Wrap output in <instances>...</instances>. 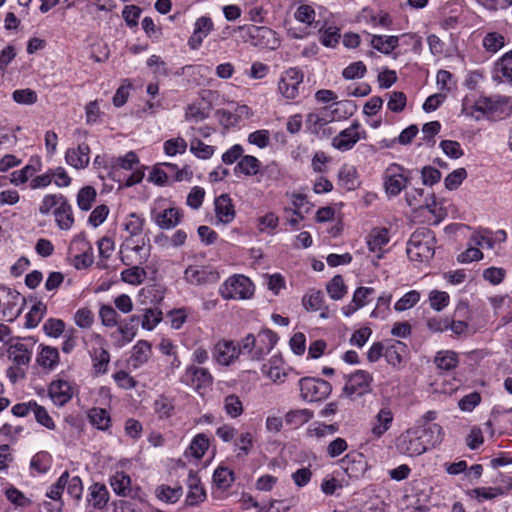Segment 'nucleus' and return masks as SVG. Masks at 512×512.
I'll return each instance as SVG.
<instances>
[{
	"label": "nucleus",
	"instance_id": "19",
	"mask_svg": "<svg viewBox=\"0 0 512 512\" xmlns=\"http://www.w3.org/2000/svg\"><path fill=\"white\" fill-rule=\"evenodd\" d=\"M54 216L56 224L61 230H69L74 224L72 206L65 196L54 209Z\"/></svg>",
	"mask_w": 512,
	"mask_h": 512
},
{
	"label": "nucleus",
	"instance_id": "41",
	"mask_svg": "<svg viewBox=\"0 0 512 512\" xmlns=\"http://www.w3.org/2000/svg\"><path fill=\"white\" fill-rule=\"evenodd\" d=\"M340 184L347 190L356 186V169L353 166L343 165L338 173Z\"/></svg>",
	"mask_w": 512,
	"mask_h": 512
},
{
	"label": "nucleus",
	"instance_id": "64",
	"mask_svg": "<svg viewBox=\"0 0 512 512\" xmlns=\"http://www.w3.org/2000/svg\"><path fill=\"white\" fill-rule=\"evenodd\" d=\"M366 71L367 70L364 63L361 61H357L347 66L343 70L342 76L347 80L362 78L365 75Z\"/></svg>",
	"mask_w": 512,
	"mask_h": 512
},
{
	"label": "nucleus",
	"instance_id": "8",
	"mask_svg": "<svg viewBox=\"0 0 512 512\" xmlns=\"http://www.w3.org/2000/svg\"><path fill=\"white\" fill-rule=\"evenodd\" d=\"M361 125L358 121H354L351 126L342 130L334 139L333 146L340 151H347L360 140L366 139L365 130H360Z\"/></svg>",
	"mask_w": 512,
	"mask_h": 512
},
{
	"label": "nucleus",
	"instance_id": "57",
	"mask_svg": "<svg viewBox=\"0 0 512 512\" xmlns=\"http://www.w3.org/2000/svg\"><path fill=\"white\" fill-rule=\"evenodd\" d=\"M187 149V142L182 137L166 140L164 142V151L168 156H174L177 153L182 154Z\"/></svg>",
	"mask_w": 512,
	"mask_h": 512
},
{
	"label": "nucleus",
	"instance_id": "28",
	"mask_svg": "<svg viewBox=\"0 0 512 512\" xmlns=\"http://www.w3.org/2000/svg\"><path fill=\"white\" fill-rule=\"evenodd\" d=\"M261 168V162L254 156L245 155L238 161L234 168L235 174L241 173L245 176L257 175Z\"/></svg>",
	"mask_w": 512,
	"mask_h": 512
},
{
	"label": "nucleus",
	"instance_id": "21",
	"mask_svg": "<svg viewBox=\"0 0 512 512\" xmlns=\"http://www.w3.org/2000/svg\"><path fill=\"white\" fill-rule=\"evenodd\" d=\"M407 353V346L402 341L392 340L391 344L385 348L384 357L387 363L393 367H399Z\"/></svg>",
	"mask_w": 512,
	"mask_h": 512
},
{
	"label": "nucleus",
	"instance_id": "31",
	"mask_svg": "<svg viewBox=\"0 0 512 512\" xmlns=\"http://www.w3.org/2000/svg\"><path fill=\"white\" fill-rule=\"evenodd\" d=\"M313 418V412L309 409H295L288 411L284 416L286 425L297 428Z\"/></svg>",
	"mask_w": 512,
	"mask_h": 512
},
{
	"label": "nucleus",
	"instance_id": "1",
	"mask_svg": "<svg viewBox=\"0 0 512 512\" xmlns=\"http://www.w3.org/2000/svg\"><path fill=\"white\" fill-rule=\"evenodd\" d=\"M435 237L426 227L415 230L407 243V255L411 261L425 262L434 255Z\"/></svg>",
	"mask_w": 512,
	"mask_h": 512
},
{
	"label": "nucleus",
	"instance_id": "26",
	"mask_svg": "<svg viewBox=\"0 0 512 512\" xmlns=\"http://www.w3.org/2000/svg\"><path fill=\"white\" fill-rule=\"evenodd\" d=\"M69 473L68 471H65L62 473V475L58 478V480L52 484L49 488V490L46 492V496L55 502H57V511L61 512L62 508L64 506V503L62 501V493L68 483Z\"/></svg>",
	"mask_w": 512,
	"mask_h": 512
},
{
	"label": "nucleus",
	"instance_id": "11",
	"mask_svg": "<svg viewBox=\"0 0 512 512\" xmlns=\"http://www.w3.org/2000/svg\"><path fill=\"white\" fill-rule=\"evenodd\" d=\"M398 447L402 453L409 456H418L427 451V447L415 427L408 429L402 435Z\"/></svg>",
	"mask_w": 512,
	"mask_h": 512
},
{
	"label": "nucleus",
	"instance_id": "51",
	"mask_svg": "<svg viewBox=\"0 0 512 512\" xmlns=\"http://www.w3.org/2000/svg\"><path fill=\"white\" fill-rule=\"evenodd\" d=\"M215 484L220 488H228L234 481V473L226 467H218L213 474Z\"/></svg>",
	"mask_w": 512,
	"mask_h": 512
},
{
	"label": "nucleus",
	"instance_id": "48",
	"mask_svg": "<svg viewBox=\"0 0 512 512\" xmlns=\"http://www.w3.org/2000/svg\"><path fill=\"white\" fill-rule=\"evenodd\" d=\"M303 305L307 310H320L324 303V294L320 290H312L303 297Z\"/></svg>",
	"mask_w": 512,
	"mask_h": 512
},
{
	"label": "nucleus",
	"instance_id": "16",
	"mask_svg": "<svg viewBox=\"0 0 512 512\" xmlns=\"http://www.w3.org/2000/svg\"><path fill=\"white\" fill-rule=\"evenodd\" d=\"M214 25L210 17L202 16L198 18L194 25V31L188 40V45L192 50H197L202 45L203 40L213 30Z\"/></svg>",
	"mask_w": 512,
	"mask_h": 512
},
{
	"label": "nucleus",
	"instance_id": "32",
	"mask_svg": "<svg viewBox=\"0 0 512 512\" xmlns=\"http://www.w3.org/2000/svg\"><path fill=\"white\" fill-rule=\"evenodd\" d=\"M9 358L17 366H27L31 360V351L22 343L11 345L8 349Z\"/></svg>",
	"mask_w": 512,
	"mask_h": 512
},
{
	"label": "nucleus",
	"instance_id": "10",
	"mask_svg": "<svg viewBox=\"0 0 512 512\" xmlns=\"http://www.w3.org/2000/svg\"><path fill=\"white\" fill-rule=\"evenodd\" d=\"M302 81V72L296 68H290L281 77L278 83V90L287 99H294L299 93V86Z\"/></svg>",
	"mask_w": 512,
	"mask_h": 512
},
{
	"label": "nucleus",
	"instance_id": "18",
	"mask_svg": "<svg viewBox=\"0 0 512 512\" xmlns=\"http://www.w3.org/2000/svg\"><path fill=\"white\" fill-rule=\"evenodd\" d=\"M49 396L57 406H63L72 398L70 384L65 380L53 381L48 389Z\"/></svg>",
	"mask_w": 512,
	"mask_h": 512
},
{
	"label": "nucleus",
	"instance_id": "58",
	"mask_svg": "<svg viewBox=\"0 0 512 512\" xmlns=\"http://www.w3.org/2000/svg\"><path fill=\"white\" fill-rule=\"evenodd\" d=\"M466 177L467 172L465 168H458L447 175V177L444 180L445 187L448 190H455L461 185V183Z\"/></svg>",
	"mask_w": 512,
	"mask_h": 512
},
{
	"label": "nucleus",
	"instance_id": "4",
	"mask_svg": "<svg viewBox=\"0 0 512 512\" xmlns=\"http://www.w3.org/2000/svg\"><path fill=\"white\" fill-rule=\"evenodd\" d=\"M300 396L304 401L317 402L326 399L332 392L331 384L320 378L304 377L299 380Z\"/></svg>",
	"mask_w": 512,
	"mask_h": 512
},
{
	"label": "nucleus",
	"instance_id": "62",
	"mask_svg": "<svg viewBox=\"0 0 512 512\" xmlns=\"http://www.w3.org/2000/svg\"><path fill=\"white\" fill-rule=\"evenodd\" d=\"M31 468L39 473H45L50 468V455L47 452H38L31 459Z\"/></svg>",
	"mask_w": 512,
	"mask_h": 512
},
{
	"label": "nucleus",
	"instance_id": "15",
	"mask_svg": "<svg viewBox=\"0 0 512 512\" xmlns=\"http://www.w3.org/2000/svg\"><path fill=\"white\" fill-rule=\"evenodd\" d=\"M66 163L75 169H84L90 162V147L87 143H80L77 148H69L65 153Z\"/></svg>",
	"mask_w": 512,
	"mask_h": 512
},
{
	"label": "nucleus",
	"instance_id": "39",
	"mask_svg": "<svg viewBox=\"0 0 512 512\" xmlns=\"http://www.w3.org/2000/svg\"><path fill=\"white\" fill-rule=\"evenodd\" d=\"M96 199V190L92 186H85L77 193V205L83 211L91 209Z\"/></svg>",
	"mask_w": 512,
	"mask_h": 512
},
{
	"label": "nucleus",
	"instance_id": "12",
	"mask_svg": "<svg viewBox=\"0 0 512 512\" xmlns=\"http://www.w3.org/2000/svg\"><path fill=\"white\" fill-rule=\"evenodd\" d=\"M394 415L388 405L383 406L371 422L372 439H380L392 426Z\"/></svg>",
	"mask_w": 512,
	"mask_h": 512
},
{
	"label": "nucleus",
	"instance_id": "23",
	"mask_svg": "<svg viewBox=\"0 0 512 512\" xmlns=\"http://www.w3.org/2000/svg\"><path fill=\"white\" fill-rule=\"evenodd\" d=\"M214 354L217 362L223 365H229L238 357L237 347L232 341L218 342Z\"/></svg>",
	"mask_w": 512,
	"mask_h": 512
},
{
	"label": "nucleus",
	"instance_id": "42",
	"mask_svg": "<svg viewBox=\"0 0 512 512\" xmlns=\"http://www.w3.org/2000/svg\"><path fill=\"white\" fill-rule=\"evenodd\" d=\"M483 47L488 52L495 53L505 45V37L498 32H489L483 38Z\"/></svg>",
	"mask_w": 512,
	"mask_h": 512
},
{
	"label": "nucleus",
	"instance_id": "34",
	"mask_svg": "<svg viewBox=\"0 0 512 512\" xmlns=\"http://www.w3.org/2000/svg\"><path fill=\"white\" fill-rule=\"evenodd\" d=\"M113 491L119 496H127L131 492V479L124 472H117L110 479Z\"/></svg>",
	"mask_w": 512,
	"mask_h": 512
},
{
	"label": "nucleus",
	"instance_id": "37",
	"mask_svg": "<svg viewBox=\"0 0 512 512\" xmlns=\"http://www.w3.org/2000/svg\"><path fill=\"white\" fill-rule=\"evenodd\" d=\"M389 242L387 229L374 230L368 237V248L372 252L381 251Z\"/></svg>",
	"mask_w": 512,
	"mask_h": 512
},
{
	"label": "nucleus",
	"instance_id": "44",
	"mask_svg": "<svg viewBox=\"0 0 512 512\" xmlns=\"http://www.w3.org/2000/svg\"><path fill=\"white\" fill-rule=\"evenodd\" d=\"M146 277V271L143 268L134 266L121 272L122 281L131 285H140Z\"/></svg>",
	"mask_w": 512,
	"mask_h": 512
},
{
	"label": "nucleus",
	"instance_id": "13",
	"mask_svg": "<svg viewBox=\"0 0 512 512\" xmlns=\"http://www.w3.org/2000/svg\"><path fill=\"white\" fill-rule=\"evenodd\" d=\"M341 467L350 479H359L366 471V461L360 453H348L341 459Z\"/></svg>",
	"mask_w": 512,
	"mask_h": 512
},
{
	"label": "nucleus",
	"instance_id": "45",
	"mask_svg": "<svg viewBox=\"0 0 512 512\" xmlns=\"http://www.w3.org/2000/svg\"><path fill=\"white\" fill-rule=\"evenodd\" d=\"M190 151L200 159H209L215 152V147L205 144L198 138H194L190 142Z\"/></svg>",
	"mask_w": 512,
	"mask_h": 512
},
{
	"label": "nucleus",
	"instance_id": "6",
	"mask_svg": "<svg viewBox=\"0 0 512 512\" xmlns=\"http://www.w3.org/2000/svg\"><path fill=\"white\" fill-rule=\"evenodd\" d=\"M346 380L343 393L349 397L362 396L371 391L372 375L365 370H356L350 375H344Z\"/></svg>",
	"mask_w": 512,
	"mask_h": 512
},
{
	"label": "nucleus",
	"instance_id": "24",
	"mask_svg": "<svg viewBox=\"0 0 512 512\" xmlns=\"http://www.w3.org/2000/svg\"><path fill=\"white\" fill-rule=\"evenodd\" d=\"M188 486L189 491L186 496V503L188 505H196L205 499L206 494L203 487L200 485V479L192 471H190L188 476Z\"/></svg>",
	"mask_w": 512,
	"mask_h": 512
},
{
	"label": "nucleus",
	"instance_id": "7",
	"mask_svg": "<svg viewBox=\"0 0 512 512\" xmlns=\"http://www.w3.org/2000/svg\"><path fill=\"white\" fill-rule=\"evenodd\" d=\"M409 178L405 169L397 164L390 165L384 178L386 193L390 196H397L408 185Z\"/></svg>",
	"mask_w": 512,
	"mask_h": 512
},
{
	"label": "nucleus",
	"instance_id": "17",
	"mask_svg": "<svg viewBox=\"0 0 512 512\" xmlns=\"http://www.w3.org/2000/svg\"><path fill=\"white\" fill-rule=\"evenodd\" d=\"M215 214L219 222L223 224L231 223L236 215L232 199L228 194H221L215 201Z\"/></svg>",
	"mask_w": 512,
	"mask_h": 512
},
{
	"label": "nucleus",
	"instance_id": "52",
	"mask_svg": "<svg viewBox=\"0 0 512 512\" xmlns=\"http://www.w3.org/2000/svg\"><path fill=\"white\" fill-rule=\"evenodd\" d=\"M46 313V306L42 302H38L32 306L30 311L26 315V327L34 328L36 327L44 314Z\"/></svg>",
	"mask_w": 512,
	"mask_h": 512
},
{
	"label": "nucleus",
	"instance_id": "59",
	"mask_svg": "<svg viewBox=\"0 0 512 512\" xmlns=\"http://www.w3.org/2000/svg\"><path fill=\"white\" fill-rule=\"evenodd\" d=\"M144 219L135 213H131L124 224L125 230L131 235H139L143 230Z\"/></svg>",
	"mask_w": 512,
	"mask_h": 512
},
{
	"label": "nucleus",
	"instance_id": "56",
	"mask_svg": "<svg viewBox=\"0 0 512 512\" xmlns=\"http://www.w3.org/2000/svg\"><path fill=\"white\" fill-rule=\"evenodd\" d=\"M110 362V355L107 350L100 348L95 350L93 355V366L97 374H104Z\"/></svg>",
	"mask_w": 512,
	"mask_h": 512
},
{
	"label": "nucleus",
	"instance_id": "27",
	"mask_svg": "<svg viewBox=\"0 0 512 512\" xmlns=\"http://www.w3.org/2000/svg\"><path fill=\"white\" fill-rule=\"evenodd\" d=\"M186 375L190 377L197 389L206 388L212 384L213 378L206 368L190 366L187 368Z\"/></svg>",
	"mask_w": 512,
	"mask_h": 512
},
{
	"label": "nucleus",
	"instance_id": "60",
	"mask_svg": "<svg viewBox=\"0 0 512 512\" xmlns=\"http://www.w3.org/2000/svg\"><path fill=\"white\" fill-rule=\"evenodd\" d=\"M162 320V312L158 308H150L145 311L142 320V328L152 330Z\"/></svg>",
	"mask_w": 512,
	"mask_h": 512
},
{
	"label": "nucleus",
	"instance_id": "53",
	"mask_svg": "<svg viewBox=\"0 0 512 512\" xmlns=\"http://www.w3.org/2000/svg\"><path fill=\"white\" fill-rule=\"evenodd\" d=\"M236 347L238 356L247 354L250 359L257 360L255 358V352L257 351L256 337L253 334H248Z\"/></svg>",
	"mask_w": 512,
	"mask_h": 512
},
{
	"label": "nucleus",
	"instance_id": "22",
	"mask_svg": "<svg viewBox=\"0 0 512 512\" xmlns=\"http://www.w3.org/2000/svg\"><path fill=\"white\" fill-rule=\"evenodd\" d=\"M89 505L95 509H103L109 501V492L104 484L94 483L89 487L87 497Z\"/></svg>",
	"mask_w": 512,
	"mask_h": 512
},
{
	"label": "nucleus",
	"instance_id": "3",
	"mask_svg": "<svg viewBox=\"0 0 512 512\" xmlns=\"http://www.w3.org/2000/svg\"><path fill=\"white\" fill-rule=\"evenodd\" d=\"M224 299H249L254 294V285L244 275L236 274L229 277L219 288Z\"/></svg>",
	"mask_w": 512,
	"mask_h": 512
},
{
	"label": "nucleus",
	"instance_id": "25",
	"mask_svg": "<svg viewBox=\"0 0 512 512\" xmlns=\"http://www.w3.org/2000/svg\"><path fill=\"white\" fill-rule=\"evenodd\" d=\"M182 214L177 208H168L155 216V222L161 229H172L181 222Z\"/></svg>",
	"mask_w": 512,
	"mask_h": 512
},
{
	"label": "nucleus",
	"instance_id": "5",
	"mask_svg": "<svg viewBox=\"0 0 512 512\" xmlns=\"http://www.w3.org/2000/svg\"><path fill=\"white\" fill-rule=\"evenodd\" d=\"M25 298L21 294L5 285H0V308L8 321H13L22 312Z\"/></svg>",
	"mask_w": 512,
	"mask_h": 512
},
{
	"label": "nucleus",
	"instance_id": "47",
	"mask_svg": "<svg viewBox=\"0 0 512 512\" xmlns=\"http://www.w3.org/2000/svg\"><path fill=\"white\" fill-rule=\"evenodd\" d=\"M208 447V438L204 434H198L193 438L189 446V451L194 458L200 459L204 456Z\"/></svg>",
	"mask_w": 512,
	"mask_h": 512
},
{
	"label": "nucleus",
	"instance_id": "9",
	"mask_svg": "<svg viewBox=\"0 0 512 512\" xmlns=\"http://www.w3.org/2000/svg\"><path fill=\"white\" fill-rule=\"evenodd\" d=\"M218 271L207 266L190 265L184 271V279L192 285H205L219 280Z\"/></svg>",
	"mask_w": 512,
	"mask_h": 512
},
{
	"label": "nucleus",
	"instance_id": "2",
	"mask_svg": "<svg viewBox=\"0 0 512 512\" xmlns=\"http://www.w3.org/2000/svg\"><path fill=\"white\" fill-rule=\"evenodd\" d=\"M474 108L492 120H502L511 115L512 101L502 96L482 97L475 102Z\"/></svg>",
	"mask_w": 512,
	"mask_h": 512
},
{
	"label": "nucleus",
	"instance_id": "63",
	"mask_svg": "<svg viewBox=\"0 0 512 512\" xmlns=\"http://www.w3.org/2000/svg\"><path fill=\"white\" fill-rule=\"evenodd\" d=\"M340 37L339 28L336 26H329L322 32L320 41L326 47H335L338 44Z\"/></svg>",
	"mask_w": 512,
	"mask_h": 512
},
{
	"label": "nucleus",
	"instance_id": "20",
	"mask_svg": "<svg viewBox=\"0 0 512 512\" xmlns=\"http://www.w3.org/2000/svg\"><path fill=\"white\" fill-rule=\"evenodd\" d=\"M277 340L278 337L272 330H262L256 338L257 351L255 352V358L257 360H261L273 349L277 343Z\"/></svg>",
	"mask_w": 512,
	"mask_h": 512
},
{
	"label": "nucleus",
	"instance_id": "29",
	"mask_svg": "<svg viewBox=\"0 0 512 512\" xmlns=\"http://www.w3.org/2000/svg\"><path fill=\"white\" fill-rule=\"evenodd\" d=\"M371 46L383 54H390L399 45L398 36L372 35Z\"/></svg>",
	"mask_w": 512,
	"mask_h": 512
},
{
	"label": "nucleus",
	"instance_id": "38",
	"mask_svg": "<svg viewBox=\"0 0 512 512\" xmlns=\"http://www.w3.org/2000/svg\"><path fill=\"white\" fill-rule=\"evenodd\" d=\"M326 290L333 300H340L347 293V287L341 275L334 276L326 285Z\"/></svg>",
	"mask_w": 512,
	"mask_h": 512
},
{
	"label": "nucleus",
	"instance_id": "49",
	"mask_svg": "<svg viewBox=\"0 0 512 512\" xmlns=\"http://www.w3.org/2000/svg\"><path fill=\"white\" fill-rule=\"evenodd\" d=\"M12 99L21 105H33L38 100V95L36 91L25 88V89H17L12 93Z\"/></svg>",
	"mask_w": 512,
	"mask_h": 512
},
{
	"label": "nucleus",
	"instance_id": "36",
	"mask_svg": "<svg viewBox=\"0 0 512 512\" xmlns=\"http://www.w3.org/2000/svg\"><path fill=\"white\" fill-rule=\"evenodd\" d=\"M434 361L439 369L449 371L457 366L458 357L453 351H440L435 356Z\"/></svg>",
	"mask_w": 512,
	"mask_h": 512
},
{
	"label": "nucleus",
	"instance_id": "43",
	"mask_svg": "<svg viewBox=\"0 0 512 512\" xmlns=\"http://www.w3.org/2000/svg\"><path fill=\"white\" fill-rule=\"evenodd\" d=\"M388 96L387 108L394 112H402L407 104V97L401 91H393L386 94Z\"/></svg>",
	"mask_w": 512,
	"mask_h": 512
},
{
	"label": "nucleus",
	"instance_id": "61",
	"mask_svg": "<svg viewBox=\"0 0 512 512\" xmlns=\"http://www.w3.org/2000/svg\"><path fill=\"white\" fill-rule=\"evenodd\" d=\"M429 301L433 309L441 311L449 304V295L443 291L433 290L429 294Z\"/></svg>",
	"mask_w": 512,
	"mask_h": 512
},
{
	"label": "nucleus",
	"instance_id": "30",
	"mask_svg": "<svg viewBox=\"0 0 512 512\" xmlns=\"http://www.w3.org/2000/svg\"><path fill=\"white\" fill-rule=\"evenodd\" d=\"M88 419L92 426L99 430L106 431L111 426V418L104 408L94 407L88 412Z\"/></svg>",
	"mask_w": 512,
	"mask_h": 512
},
{
	"label": "nucleus",
	"instance_id": "54",
	"mask_svg": "<svg viewBox=\"0 0 512 512\" xmlns=\"http://www.w3.org/2000/svg\"><path fill=\"white\" fill-rule=\"evenodd\" d=\"M32 406H34L33 413H34L36 421L40 425L44 426L45 428H47L49 430H54L56 427L55 423H54L53 419L51 418V416L49 415L46 408L37 404V402H33Z\"/></svg>",
	"mask_w": 512,
	"mask_h": 512
},
{
	"label": "nucleus",
	"instance_id": "40",
	"mask_svg": "<svg viewBox=\"0 0 512 512\" xmlns=\"http://www.w3.org/2000/svg\"><path fill=\"white\" fill-rule=\"evenodd\" d=\"M58 359V350L53 347L45 346L42 348V351L37 358V362L44 368L52 369L58 363Z\"/></svg>",
	"mask_w": 512,
	"mask_h": 512
},
{
	"label": "nucleus",
	"instance_id": "14",
	"mask_svg": "<svg viewBox=\"0 0 512 512\" xmlns=\"http://www.w3.org/2000/svg\"><path fill=\"white\" fill-rule=\"evenodd\" d=\"M427 449L440 445L444 439L443 428L436 423H422L415 427Z\"/></svg>",
	"mask_w": 512,
	"mask_h": 512
},
{
	"label": "nucleus",
	"instance_id": "46",
	"mask_svg": "<svg viewBox=\"0 0 512 512\" xmlns=\"http://www.w3.org/2000/svg\"><path fill=\"white\" fill-rule=\"evenodd\" d=\"M174 404L172 399L167 396L161 395L155 400L154 410L160 418H169L174 413Z\"/></svg>",
	"mask_w": 512,
	"mask_h": 512
},
{
	"label": "nucleus",
	"instance_id": "35",
	"mask_svg": "<svg viewBox=\"0 0 512 512\" xmlns=\"http://www.w3.org/2000/svg\"><path fill=\"white\" fill-rule=\"evenodd\" d=\"M467 496L476 499L478 502L491 500L503 494L500 487H477L466 491Z\"/></svg>",
	"mask_w": 512,
	"mask_h": 512
},
{
	"label": "nucleus",
	"instance_id": "55",
	"mask_svg": "<svg viewBox=\"0 0 512 512\" xmlns=\"http://www.w3.org/2000/svg\"><path fill=\"white\" fill-rule=\"evenodd\" d=\"M420 300V293L416 290H411L404 294L396 303L395 310L396 311H405L414 307L418 301Z\"/></svg>",
	"mask_w": 512,
	"mask_h": 512
},
{
	"label": "nucleus",
	"instance_id": "33",
	"mask_svg": "<svg viewBox=\"0 0 512 512\" xmlns=\"http://www.w3.org/2000/svg\"><path fill=\"white\" fill-rule=\"evenodd\" d=\"M494 78H505L507 81L512 82V50L505 53L495 64Z\"/></svg>",
	"mask_w": 512,
	"mask_h": 512
},
{
	"label": "nucleus",
	"instance_id": "50",
	"mask_svg": "<svg viewBox=\"0 0 512 512\" xmlns=\"http://www.w3.org/2000/svg\"><path fill=\"white\" fill-rule=\"evenodd\" d=\"M224 409L226 413L232 418H236L243 413L242 402L240 398L235 394H230L225 397Z\"/></svg>",
	"mask_w": 512,
	"mask_h": 512
}]
</instances>
